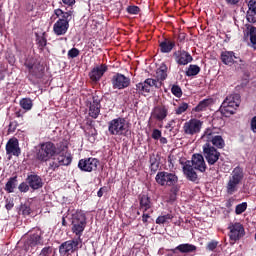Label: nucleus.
Wrapping results in <instances>:
<instances>
[{
    "instance_id": "1",
    "label": "nucleus",
    "mask_w": 256,
    "mask_h": 256,
    "mask_svg": "<svg viewBox=\"0 0 256 256\" xmlns=\"http://www.w3.org/2000/svg\"><path fill=\"white\" fill-rule=\"evenodd\" d=\"M167 79V65L162 64L156 70V79L148 78L144 82H140L136 85V89L139 93H149L151 87L161 89L163 81Z\"/></svg>"
},
{
    "instance_id": "2",
    "label": "nucleus",
    "mask_w": 256,
    "mask_h": 256,
    "mask_svg": "<svg viewBox=\"0 0 256 256\" xmlns=\"http://www.w3.org/2000/svg\"><path fill=\"white\" fill-rule=\"evenodd\" d=\"M239 105H241V95L231 94L222 102L220 113H222L224 117H231V115H235Z\"/></svg>"
},
{
    "instance_id": "3",
    "label": "nucleus",
    "mask_w": 256,
    "mask_h": 256,
    "mask_svg": "<svg viewBox=\"0 0 256 256\" xmlns=\"http://www.w3.org/2000/svg\"><path fill=\"white\" fill-rule=\"evenodd\" d=\"M245 174L243 173V168L235 167L229 177V180L226 184V193L228 195H233L239 191V185L243 181Z\"/></svg>"
},
{
    "instance_id": "4",
    "label": "nucleus",
    "mask_w": 256,
    "mask_h": 256,
    "mask_svg": "<svg viewBox=\"0 0 256 256\" xmlns=\"http://www.w3.org/2000/svg\"><path fill=\"white\" fill-rule=\"evenodd\" d=\"M87 227V217L81 211H77L72 215V228L71 231L76 235V239H81L83 231Z\"/></svg>"
},
{
    "instance_id": "5",
    "label": "nucleus",
    "mask_w": 256,
    "mask_h": 256,
    "mask_svg": "<svg viewBox=\"0 0 256 256\" xmlns=\"http://www.w3.org/2000/svg\"><path fill=\"white\" fill-rule=\"evenodd\" d=\"M59 155V149L52 142H46L40 144V147L36 153L38 161H49L51 157Z\"/></svg>"
},
{
    "instance_id": "6",
    "label": "nucleus",
    "mask_w": 256,
    "mask_h": 256,
    "mask_svg": "<svg viewBox=\"0 0 256 256\" xmlns=\"http://www.w3.org/2000/svg\"><path fill=\"white\" fill-rule=\"evenodd\" d=\"M108 131L110 135L126 136L129 133V124L124 118H116L108 123Z\"/></svg>"
},
{
    "instance_id": "7",
    "label": "nucleus",
    "mask_w": 256,
    "mask_h": 256,
    "mask_svg": "<svg viewBox=\"0 0 256 256\" xmlns=\"http://www.w3.org/2000/svg\"><path fill=\"white\" fill-rule=\"evenodd\" d=\"M202 139L212 145V147H217V149H223L225 147V140L223 136L219 135L217 128H207L204 131Z\"/></svg>"
},
{
    "instance_id": "8",
    "label": "nucleus",
    "mask_w": 256,
    "mask_h": 256,
    "mask_svg": "<svg viewBox=\"0 0 256 256\" xmlns=\"http://www.w3.org/2000/svg\"><path fill=\"white\" fill-rule=\"evenodd\" d=\"M155 179L156 183H158V185H161V187H171L179 183V177L173 172H158Z\"/></svg>"
},
{
    "instance_id": "9",
    "label": "nucleus",
    "mask_w": 256,
    "mask_h": 256,
    "mask_svg": "<svg viewBox=\"0 0 256 256\" xmlns=\"http://www.w3.org/2000/svg\"><path fill=\"white\" fill-rule=\"evenodd\" d=\"M203 157L207 161L208 165H215L217 161H219V157H221V152L216 149L215 146L210 143H205L203 145Z\"/></svg>"
},
{
    "instance_id": "10",
    "label": "nucleus",
    "mask_w": 256,
    "mask_h": 256,
    "mask_svg": "<svg viewBox=\"0 0 256 256\" xmlns=\"http://www.w3.org/2000/svg\"><path fill=\"white\" fill-rule=\"evenodd\" d=\"M82 244H83V239L81 238H74L72 240H68L66 242H63L59 246V253L62 256L71 255V253H75V251L79 249V245L81 247Z\"/></svg>"
},
{
    "instance_id": "11",
    "label": "nucleus",
    "mask_w": 256,
    "mask_h": 256,
    "mask_svg": "<svg viewBox=\"0 0 256 256\" xmlns=\"http://www.w3.org/2000/svg\"><path fill=\"white\" fill-rule=\"evenodd\" d=\"M43 246V232L39 229H36L34 233H32L24 244L25 251L30 253L33 252V248L37 246Z\"/></svg>"
},
{
    "instance_id": "12",
    "label": "nucleus",
    "mask_w": 256,
    "mask_h": 256,
    "mask_svg": "<svg viewBox=\"0 0 256 256\" xmlns=\"http://www.w3.org/2000/svg\"><path fill=\"white\" fill-rule=\"evenodd\" d=\"M201 129H203V121L197 118H192L183 125L184 134L190 137L201 133Z\"/></svg>"
},
{
    "instance_id": "13",
    "label": "nucleus",
    "mask_w": 256,
    "mask_h": 256,
    "mask_svg": "<svg viewBox=\"0 0 256 256\" xmlns=\"http://www.w3.org/2000/svg\"><path fill=\"white\" fill-rule=\"evenodd\" d=\"M228 229L230 231L229 238L231 241H239L241 237L245 236V228L243 227V224L239 222H231Z\"/></svg>"
},
{
    "instance_id": "14",
    "label": "nucleus",
    "mask_w": 256,
    "mask_h": 256,
    "mask_svg": "<svg viewBox=\"0 0 256 256\" xmlns=\"http://www.w3.org/2000/svg\"><path fill=\"white\" fill-rule=\"evenodd\" d=\"M57 157L53 159L52 162H50V167L55 171L57 168L61 167V165H71V161L73 159L71 158V155L65 154L64 152H59L56 154Z\"/></svg>"
},
{
    "instance_id": "15",
    "label": "nucleus",
    "mask_w": 256,
    "mask_h": 256,
    "mask_svg": "<svg viewBox=\"0 0 256 256\" xmlns=\"http://www.w3.org/2000/svg\"><path fill=\"white\" fill-rule=\"evenodd\" d=\"M111 81L113 89H127L131 85V79L121 73H116Z\"/></svg>"
},
{
    "instance_id": "16",
    "label": "nucleus",
    "mask_w": 256,
    "mask_h": 256,
    "mask_svg": "<svg viewBox=\"0 0 256 256\" xmlns=\"http://www.w3.org/2000/svg\"><path fill=\"white\" fill-rule=\"evenodd\" d=\"M98 165L99 160H97L96 158L81 159L78 163L79 169L81 171H86L87 173L95 171Z\"/></svg>"
},
{
    "instance_id": "17",
    "label": "nucleus",
    "mask_w": 256,
    "mask_h": 256,
    "mask_svg": "<svg viewBox=\"0 0 256 256\" xmlns=\"http://www.w3.org/2000/svg\"><path fill=\"white\" fill-rule=\"evenodd\" d=\"M192 167L200 173L207 171V164L205 163V156L203 154H193L192 161L190 162Z\"/></svg>"
},
{
    "instance_id": "18",
    "label": "nucleus",
    "mask_w": 256,
    "mask_h": 256,
    "mask_svg": "<svg viewBox=\"0 0 256 256\" xmlns=\"http://www.w3.org/2000/svg\"><path fill=\"white\" fill-rule=\"evenodd\" d=\"M173 56L178 65H189L193 61V56L185 50H178Z\"/></svg>"
},
{
    "instance_id": "19",
    "label": "nucleus",
    "mask_w": 256,
    "mask_h": 256,
    "mask_svg": "<svg viewBox=\"0 0 256 256\" xmlns=\"http://www.w3.org/2000/svg\"><path fill=\"white\" fill-rule=\"evenodd\" d=\"M167 115H169V106L165 105L154 107L151 113V117H153V119H157V121H163L167 119Z\"/></svg>"
},
{
    "instance_id": "20",
    "label": "nucleus",
    "mask_w": 256,
    "mask_h": 256,
    "mask_svg": "<svg viewBox=\"0 0 256 256\" xmlns=\"http://www.w3.org/2000/svg\"><path fill=\"white\" fill-rule=\"evenodd\" d=\"M182 169L188 181H192V183H197L199 177L197 176V172H195V168L193 167V165H191V161H186Z\"/></svg>"
},
{
    "instance_id": "21",
    "label": "nucleus",
    "mask_w": 256,
    "mask_h": 256,
    "mask_svg": "<svg viewBox=\"0 0 256 256\" xmlns=\"http://www.w3.org/2000/svg\"><path fill=\"white\" fill-rule=\"evenodd\" d=\"M106 71H107V65L102 64V65L96 66L90 71L89 77L91 81H93L94 83H97V81H101V77L105 75Z\"/></svg>"
},
{
    "instance_id": "22",
    "label": "nucleus",
    "mask_w": 256,
    "mask_h": 256,
    "mask_svg": "<svg viewBox=\"0 0 256 256\" xmlns=\"http://www.w3.org/2000/svg\"><path fill=\"white\" fill-rule=\"evenodd\" d=\"M7 155H15L19 157L21 155V149L19 148V140L10 139L6 144Z\"/></svg>"
},
{
    "instance_id": "23",
    "label": "nucleus",
    "mask_w": 256,
    "mask_h": 256,
    "mask_svg": "<svg viewBox=\"0 0 256 256\" xmlns=\"http://www.w3.org/2000/svg\"><path fill=\"white\" fill-rule=\"evenodd\" d=\"M26 183L34 190L41 189V187H43V179H41L37 174L28 175Z\"/></svg>"
},
{
    "instance_id": "24",
    "label": "nucleus",
    "mask_w": 256,
    "mask_h": 256,
    "mask_svg": "<svg viewBox=\"0 0 256 256\" xmlns=\"http://www.w3.org/2000/svg\"><path fill=\"white\" fill-rule=\"evenodd\" d=\"M99 113H101V103L98 99L93 98V102L90 103L89 107V116L92 117V119H97Z\"/></svg>"
},
{
    "instance_id": "25",
    "label": "nucleus",
    "mask_w": 256,
    "mask_h": 256,
    "mask_svg": "<svg viewBox=\"0 0 256 256\" xmlns=\"http://www.w3.org/2000/svg\"><path fill=\"white\" fill-rule=\"evenodd\" d=\"M69 29V24L63 20H58L53 26L55 35H65Z\"/></svg>"
},
{
    "instance_id": "26",
    "label": "nucleus",
    "mask_w": 256,
    "mask_h": 256,
    "mask_svg": "<svg viewBox=\"0 0 256 256\" xmlns=\"http://www.w3.org/2000/svg\"><path fill=\"white\" fill-rule=\"evenodd\" d=\"M220 59L222 63H224V65H233L237 57L235 56V52L233 51H223L221 52Z\"/></svg>"
},
{
    "instance_id": "27",
    "label": "nucleus",
    "mask_w": 256,
    "mask_h": 256,
    "mask_svg": "<svg viewBox=\"0 0 256 256\" xmlns=\"http://www.w3.org/2000/svg\"><path fill=\"white\" fill-rule=\"evenodd\" d=\"M247 21L249 23L256 22V0H250L248 2Z\"/></svg>"
},
{
    "instance_id": "28",
    "label": "nucleus",
    "mask_w": 256,
    "mask_h": 256,
    "mask_svg": "<svg viewBox=\"0 0 256 256\" xmlns=\"http://www.w3.org/2000/svg\"><path fill=\"white\" fill-rule=\"evenodd\" d=\"M56 17H61L58 21H64L69 25V21L73 19V9L71 8L69 11L65 12L61 9H56L54 11Z\"/></svg>"
},
{
    "instance_id": "29",
    "label": "nucleus",
    "mask_w": 256,
    "mask_h": 256,
    "mask_svg": "<svg viewBox=\"0 0 256 256\" xmlns=\"http://www.w3.org/2000/svg\"><path fill=\"white\" fill-rule=\"evenodd\" d=\"M171 251L172 253H176V251H179L180 253H195V251H197V246L193 244H180Z\"/></svg>"
},
{
    "instance_id": "30",
    "label": "nucleus",
    "mask_w": 256,
    "mask_h": 256,
    "mask_svg": "<svg viewBox=\"0 0 256 256\" xmlns=\"http://www.w3.org/2000/svg\"><path fill=\"white\" fill-rule=\"evenodd\" d=\"M173 47H175V42L168 39L160 43L161 53H171V51H173Z\"/></svg>"
},
{
    "instance_id": "31",
    "label": "nucleus",
    "mask_w": 256,
    "mask_h": 256,
    "mask_svg": "<svg viewBox=\"0 0 256 256\" xmlns=\"http://www.w3.org/2000/svg\"><path fill=\"white\" fill-rule=\"evenodd\" d=\"M209 105H213V99H211V98L204 99L199 102V104L194 108V111H196L198 113L201 111H205V109H207V107H209Z\"/></svg>"
},
{
    "instance_id": "32",
    "label": "nucleus",
    "mask_w": 256,
    "mask_h": 256,
    "mask_svg": "<svg viewBox=\"0 0 256 256\" xmlns=\"http://www.w3.org/2000/svg\"><path fill=\"white\" fill-rule=\"evenodd\" d=\"M140 208L143 209V211H147L148 209H151V198L147 195H142L140 198Z\"/></svg>"
},
{
    "instance_id": "33",
    "label": "nucleus",
    "mask_w": 256,
    "mask_h": 256,
    "mask_svg": "<svg viewBox=\"0 0 256 256\" xmlns=\"http://www.w3.org/2000/svg\"><path fill=\"white\" fill-rule=\"evenodd\" d=\"M17 187V176L11 177L5 185V190L8 193H13Z\"/></svg>"
},
{
    "instance_id": "34",
    "label": "nucleus",
    "mask_w": 256,
    "mask_h": 256,
    "mask_svg": "<svg viewBox=\"0 0 256 256\" xmlns=\"http://www.w3.org/2000/svg\"><path fill=\"white\" fill-rule=\"evenodd\" d=\"M20 107L24 111H31L33 109V101L30 98H23L20 100Z\"/></svg>"
},
{
    "instance_id": "35",
    "label": "nucleus",
    "mask_w": 256,
    "mask_h": 256,
    "mask_svg": "<svg viewBox=\"0 0 256 256\" xmlns=\"http://www.w3.org/2000/svg\"><path fill=\"white\" fill-rule=\"evenodd\" d=\"M201 72V68L197 65H190L186 71L187 77H195V75H199Z\"/></svg>"
},
{
    "instance_id": "36",
    "label": "nucleus",
    "mask_w": 256,
    "mask_h": 256,
    "mask_svg": "<svg viewBox=\"0 0 256 256\" xmlns=\"http://www.w3.org/2000/svg\"><path fill=\"white\" fill-rule=\"evenodd\" d=\"M19 214L24 215V217H27V215H31V206L29 202L20 205Z\"/></svg>"
},
{
    "instance_id": "37",
    "label": "nucleus",
    "mask_w": 256,
    "mask_h": 256,
    "mask_svg": "<svg viewBox=\"0 0 256 256\" xmlns=\"http://www.w3.org/2000/svg\"><path fill=\"white\" fill-rule=\"evenodd\" d=\"M249 35H250V43L253 49H256V27L250 26L248 27Z\"/></svg>"
},
{
    "instance_id": "38",
    "label": "nucleus",
    "mask_w": 256,
    "mask_h": 256,
    "mask_svg": "<svg viewBox=\"0 0 256 256\" xmlns=\"http://www.w3.org/2000/svg\"><path fill=\"white\" fill-rule=\"evenodd\" d=\"M150 170L152 173H157L159 170V160H157L155 155L150 156Z\"/></svg>"
},
{
    "instance_id": "39",
    "label": "nucleus",
    "mask_w": 256,
    "mask_h": 256,
    "mask_svg": "<svg viewBox=\"0 0 256 256\" xmlns=\"http://www.w3.org/2000/svg\"><path fill=\"white\" fill-rule=\"evenodd\" d=\"M171 219H173V215L165 214V215L159 216L156 219V223H157V225H163L165 223H169V221H171Z\"/></svg>"
},
{
    "instance_id": "40",
    "label": "nucleus",
    "mask_w": 256,
    "mask_h": 256,
    "mask_svg": "<svg viewBox=\"0 0 256 256\" xmlns=\"http://www.w3.org/2000/svg\"><path fill=\"white\" fill-rule=\"evenodd\" d=\"M37 43H38V47L41 51H43V49H45V47L47 46V38H45L44 35L42 36H37L36 39Z\"/></svg>"
},
{
    "instance_id": "41",
    "label": "nucleus",
    "mask_w": 256,
    "mask_h": 256,
    "mask_svg": "<svg viewBox=\"0 0 256 256\" xmlns=\"http://www.w3.org/2000/svg\"><path fill=\"white\" fill-rule=\"evenodd\" d=\"M247 211V204L246 202H243L241 204H238L235 208L236 215H241L242 213H245Z\"/></svg>"
},
{
    "instance_id": "42",
    "label": "nucleus",
    "mask_w": 256,
    "mask_h": 256,
    "mask_svg": "<svg viewBox=\"0 0 256 256\" xmlns=\"http://www.w3.org/2000/svg\"><path fill=\"white\" fill-rule=\"evenodd\" d=\"M187 109H189V104L187 103H182L178 106V108L176 109V115H183V113H185V111H187Z\"/></svg>"
},
{
    "instance_id": "43",
    "label": "nucleus",
    "mask_w": 256,
    "mask_h": 256,
    "mask_svg": "<svg viewBox=\"0 0 256 256\" xmlns=\"http://www.w3.org/2000/svg\"><path fill=\"white\" fill-rule=\"evenodd\" d=\"M171 91L175 95V97H181V95H183V91L181 90V87L177 85H173L171 88Z\"/></svg>"
},
{
    "instance_id": "44",
    "label": "nucleus",
    "mask_w": 256,
    "mask_h": 256,
    "mask_svg": "<svg viewBox=\"0 0 256 256\" xmlns=\"http://www.w3.org/2000/svg\"><path fill=\"white\" fill-rule=\"evenodd\" d=\"M51 253H53V247L51 246H47V247H44L41 252H40V256H49L51 255Z\"/></svg>"
},
{
    "instance_id": "45",
    "label": "nucleus",
    "mask_w": 256,
    "mask_h": 256,
    "mask_svg": "<svg viewBox=\"0 0 256 256\" xmlns=\"http://www.w3.org/2000/svg\"><path fill=\"white\" fill-rule=\"evenodd\" d=\"M69 59H75V57H79V49L72 48L68 51Z\"/></svg>"
},
{
    "instance_id": "46",
    "label": "nucleus",
    "mask_w": 256,
    "mask_h": 256,
    "mask_svg": "<svg viewBox=\"0 0 256 256\" xmlns=\"http://www.w3.org/2000/svg\"><path fill=\"white\" fill-rule=\"evenodd\" d=\"M219 245V242L213 240L211 242H209L206 246V249L208 251H215V249H217V246Z\"/></svg>"
},
{
    "instance_id": "47",
    "label": "nucleus",
    "mask_w": 256,
    "mask_h": 256,
    "mask_svg": "<svg viewBox=\"0 0 256 256\" xmlns=\"http://www.w3.org/2000/svg\"><path fill=\"white\" fill-rule=\"evenodd\" d=\"M170 193H172L171 195V199H175V197L177 196V193H179V186L177 184L170 186Z\"/></svg>"
},
{
    "instance_id": "48",
    "label": "nucleus",
    "mask_w": 256,
    "mask_h": 256,
    "mask_svg": "<svg viewBox=\"0 0 256 256\" xmlns=\"http://www.w3.org/2000/svg\"><path fill=\"white\" fill-rule=\"evenodd\" d=\"M29 186L28 183L26 182H22L19 186H18V189L21 193H27V191H29Z\"/></svg>"
},
{
    "instance_id": "49",
    "label": "nucleus",
    "mask_w": 256,
    "mask_h": 256,
    "mask_svg": "<svg viewBox=\"0 0 256 256\" xmlns=\"http://www.w3.org/2000/svg\"><path fill=\"white\" fill-rule=\"evenodd\" d=\"M140 9L139 7L137 6H129L127 8V12L130 14V15H137L139 13Z\"/></svg>"
},
{
    "instance_id": "50",
    "label": "nucleus",
    "mask_w": 256,
    "mask_h": 256,
    "mask_svg": "<svg viewBox=\"0 0 256 256\" xmlns=\"http://www.w3.org/2000/svg\"><path fill=\"white\" fill-rule=\"evenodd\" d=\"M152 138H154L156 141L158 139H161V130L154 129L153 132H152Z\"/></svg>"
},
{
    "instance_id": "51",
    "label": "nucleus",
    "mask_w": 256,
    "mask_h": 256,
    "mask_svg": "<svg viewBox=\"0 0 256 256\" xmlns=\"http://www.w3.org/2000/svg\"><path fill=\"white\" fill-rule=\"evenodd\" d=\"M239 69H241V71L243 73H246V71H247V63H245L243 60H240Z\"/></svg>"
},
{
    "instance_id": "52",
    "label": "nucleus",
    "mask_w": 256,
    "mask_h": 256,
    "mask_svg": "<svg viewBox=\"0 0 256 256\" xmlns=\"http://www.w3.org/2000/svg\"><path fill=\"white\" fill-rule=\"evenodd\" d=\"M14 206H15V204L13 203V200H6L5 207H6L7 211H11L12 207H14Z\"/></svg>"
},
{
    "instance_id": "53",
    "label": "nucleus",
    "mask_w": 256,
    "mask_h": 256,
    "mask_svg": "<svg viewBox=\"0 0 256 256\" xmlns=\"http://www.w3.org/2000/svg\"><path fill=\"white\" fill-rule=\"evenodd\" d=\"M251 130L253 133H256V116L252 118L251 120Z\"/></svg>"
},
{
    "instance_id": "54",
    "label": "nucleus",
    "mask_w": 256,
    "mask_h": 256,
    "mask_svg": "<svg viewBox=\"0 0 256 256\" xmlns=\"http://www.w3.org/2000/svg\"><path fill=\"white\" fill-rule=\"evenodd\" d=\"M62 2L64 5H68L69 7H71V5H75V0H62Z\"/></svg>"
},
{
    "instance_id": "55",
    "label": "nucleus",
    "mask_w": 256,
    "mask_h": 256,
    "mask_svg": "<svg viewBox=\"0 0 256 256\" xmlns=\"http://www.w3.org/2000/svg\"><path fill=\"white\" fill-rule=\"evenodd\" d=\"M240 0H226V3H228L229 5H237V3H239Z\"/></svg>"
},
{
    "instance_id": "56",
    "label": "nucleus",
    "mask_w": 256,
    "mask_h": 256,
    "mask_svg": "<svg viewBox=\"0 0 256 256\" xmlns=\"http://www.w3.org/2000/svg\"><path fill=\"white\" fill-rule=\"evenodd\" d=\"M149 217H151L149 214H143L142 215V221H143V223H147V219H149Z\"/></svg>"
},
{
    "instance_id": "57",
    "label": "nucleus",
    "mask_w": 256,
    "mask_h": 256,
    "mask_svg": "<svg viewBox=\"0 0 256 256\" xmlns=\"http://www.w3.org/2000/svg\"><path fill=\"white\" fill-rule=\"evenodd\" d=\"M104 191H105L104 187L100 188L99 191L97 192V196L101 197L103 195Z\"/></svg>"
},
{
    "instance_id": "58",
    "label": "nucleus",
    "mask_w": 256,
    "mask_h": 256,
    "mask_svg": "<svg viewBox=\"0 0 256 256\" xmlns=\"http://www.w3.org/2000/svg\"><path fill=\"white\" fill-rule=\"evenodd\" d=\"M25 65H26L27 69H29V71H31L33 69V64L26 62Z\"/></svg>"
},
{
    "instance_id": "59",
    "label": "nucleus",
    "mask_w": 256,
    "mask_h": 256,
    "mask_svg": "<svg viewBox=\"0 0 256 256\" xmlns=\"http://www.w3.org/2000/svg\"><path fill=\"white\" fill-rule=\"evenodd\" d=\"M160 143H162V145L167 144V138H165V137H160Z\"/></svg>"
},
{
    "instance_id": "60",
    "label": "nucleus",
    "mask_w": 256,
    "mask_h": 256,
    "mask_svg": "<svg viewBox=\"0 0 256 256\" xmlns=\"http://www.w3.org/2000/svg\"><path fill=\"white\" fill-rule=\"evenodd\" d=\"M174 121L172 120L166 125V129H171V126L173 125Z\"/></svg>"
},
{
    "instance_id": "61",
    "label": "nucleus",
    "mask_w": 256,
    "mask_h": 256,
    "mask_svg": "<svg viewBox=\"0 0 256 256\" xmlns=\"http://www.w3.org/2000/svg\"><path fill=\"white\" fill-rule=\"evenodd\" d=\"M62 225L65 227L67 226V221L65 220V217L62 218Z\"/></svg>"
},
{
    "instance_id": "62",
    "label": "nucleus",
    "mask_w": 256,
    "mask_h": 256,
    "mask_svg": "<svg viewBox=\"0 0 256 256\" xmlns=\"http://www.w3.org/2000/svg\"><path fill=\"white\" fill-rule=\"evenodd\" d=\"M158 254H159V255H161V254H162V250H161V249L158 251Z\"/></svg>"
},
{
    "instance_id": "63",
    "label": "nucleus",
    "mask_w": 256,
    "mask_h": 256,
    "mask_svg": "<svg viewBox=\"0 0 256 256\" xmlns=\"http://www.w3.org/2000/svg\"><path fill=\"white\" fill-rule=\"evenodd\" d=\"M17 117H21V114H19V112L16 113Z\"/></svg>"
},
{
    "instance_id": "64",
    "label": "nucleus",
    "mask_w": 256,
    "mask_h": 256,
    "mask_svg": "<svg viewBox=\"0 0 256 256\" xmlns=\"http://www.w3.org/2000/svg\"><path fill=\"white\" fill-rule=\"evenodd\" d=\"M9 131H11V124L9 125Z\"/></svg>"
}]
</instances>
